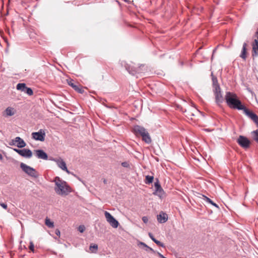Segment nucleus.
I'll list each match as a JSON object with an SVG mask.
<instances>
[{"label":"nucleus","mask_w":258,"mask_h":258,"mask_svg":"<svg viewBox=\"0 0 258 258\" xmlns=\"http://www.w3.org/2000/svg\"><path fill=\"white\" fill-rule=\"evenodd\" d=\"M225 100L228 107L231 109L243 110L244 113L250 118L258 127V116L253 112L248 110L242 104L237 95L232 92H226Z\"/></svg>","instance_id":"1"},{"label":"nucleus","mask_w":258,"mask_h":258,"mask_svg":"<svg viewBox=\"0 0 258 258\" xmlns=\"http://www.w3.org/2000/svg\"><path fill=\"white\" fill-rule=\"evenodd\" d=\"M54 182L56 185L54 190L57 194L66 196L72 192L71 188L67 182L62 180L59 177L56 176L54 178Z\"/></svg>","instance_id":"2"},{"label":"nucleus","mask_w":258,"mask_h":258,"mask_svg":"<svg viewBox=\"0 0 258 258\" xmlns=\"http://www.w3.org/2000/svg\"><path fill=\"white\" fill-rule=\"evenodd\" d=\"M132 132L136 136H141L142 140L146 143L150 144L152 142V139L149 133L143 126L136 125L133 127Z\"/></svg>","instance_id":"3"},{"label":"nucleus","mask_w":258,"mask_h":258,"mask_svg":"<svg viewBox=\"0 0 258 258\" xmlns=\"http://www.w3.org/2000/svg\"><path fill=\"white\" fill-rule=\"evenodd\" d=\"M22 170L28 175L34 178H37L39 176L38 172L33 168L25 164L24 163L20 164Z\"/></svg>","instance_id":"4"},{"label":"nucleus","mask_w":258,"mask_h":258,"mask_svg":"<svg viewBox=\"0 0 258 258\" xmlns=\"http://www.w3.org/2000/svg\"><path fill=\"white\" fill-rule=\"evenodd\" d=\"M144 66H124V67L130 75L135 76L141 73L142 72V67H143Z\"/></svg>","instance_id":"5"},{"label":"nucleus","mask_w":258,"mask_h":258,"mask_svg":"<svg viewBox=\"0 0 258 258\" xmlns=\"http://www.w3.org/2000/svg\"><path fill=\"white\" fill-rule=\"evenodd\" d=\"M154 187L155 188V191L153 192L154 195L157 196L160 199L163 197L165 192L162 187H161L159 180L158 178L155 179V182H154Z\"/></svg>","instance_id":"6"},{"label":"nucleus","mask_w":258,"mask_h":258,"mask_svg":"<svg viewBox=\"0 0 258 258\" xmlns=\"http://www.w3.org/2000/svg\"><path fill=\"white\" fill-rule=\"evenodd\" d=\"M238 145L243 149H247L249 147L250 142L249 140L245 136H239L237 139Z\"/></svg>","instance_id":"7"},{"label":"nucleus","mask_w":258,"mask_h":258,"mask_svg":"<svg viewBox=\"0 0 258 258\" xmlns=\"http://www.w3.org/2000/svg\"><path fill=\"white\" fill-rule=\"evenodd\" d=\"M105 216L107 221L113 228H117L119 225L118 222L109 212H105Z\"/></svg>","instance_id":"8"},{"label":"nucleus","mask_w":258,"mask_h":258,"mask_svg":"<svg viewBox=\"0 0 258 258\" xmlns=\"http://www.w3.org/2000/svg\"><path fill=\"white\" fill-rule=\"evenodd\" d=\"M32 137L35 140L43 142L45 140V133L44 130L40 129L37 132L32 133Z\"/></svg>","instance_id":"9"},{"label":"nucleus","mask_w":258,"mask_h":258,"mask_svg":"<svg viewBox=\"0 0 258 258\" xmlns=\"http://www.w3.org/2000/svg\"><path fill=\"white\" fill-rule=\"evenodd\" d=\"M213 92L215 97V102L218 105H220L224 100L221 88L213 89Z\"/></svg>","instance_id":"10"},{"label":"nucleus","mask_w":258,"mask_h":258,"mask_svg":"<svg viewBox=\"0 0 258 258\" xmlns=\"http://www.w3.org/2000/svg\"><path fill=\"white\" fill-rule=\"evenodd\" d=\"M11 145H16L17 147L22 148L25 147L26 145L24 141L19 137H16L14 139L12 140Z\"/></svg>","instance_id":"11"},{"label":"nucleus","mask_w":258,"mask_h":258,"mask_svg":"<svg viewBox=\"0 0 258 258\" xmlns=\"http://www.w3.org/2000/svg\"><path fill=\"white\" fill-rule=\"evenodd\" d=\"M35 152L36 156L38 159H41L43 160H48V156L46 153H45L42 149H38L34 150Z\"/></svg>","instance_id":"12"},{"label":"nucleus","mask_w":258,"mask_h":258,"mask_svg":"<svg viewBox=\"0 0 258 258\" xmlns=\"http://www.w3.org/2000/svg\"><path fill=\"white\" fill-rule=\"evenodd\" d=\"M49 160L54 161L57 164L58 166L61 168L62 170H67V166L65 162L61 159H57L53 158L52 157H50L49 158Z\"/></svg>","instance_id":"13"},{"label":"nucleus","mask_w":258,"mask_h":258,"mask_svg":"<svg viewBox=\"0 0 258 258\" xmlns=\"http://www.w3.org/2000/svg\"><path fill=\"white\" fill-rule=\"evenodd\" d=\"M157 219L160 223H164L167 221L168 216L165 213L161 212L157 216Z\"/></svg>","instance_id":"14"},{"label":"nucleus","mask_w":258,"mask_h":258,"mask_svg":"<svg viewBox=\"0 0 258 258\" xmlns=\"http://www.w3.org/2000/svg\"><path fill=\"white\" fill-rule=\"evenodd\" d=\"M69 85L71 86L78 93L83 94L84 92V89L80 85H77L70 81L68 83Z\"/></svg>","instance_id":"15"},{"label":"nucleus","mask_w":258,"mask_h":258,"mask_svg":"<svg viewBox=\"0 0 258 258\" xmlns=\"http://www.w3.org/2000/svg\"><path fill=\"white\" fill-rule=\"evenodd\" d=\"M258 55V40L255 39L252 43V56L254 58Z\"/></svg>","instance_id":"16"},{"label":"nucleus","mask_w":258,"mask_h":258,"mask_svg":"<svg viewBox=\"0 0 258 258\" xmlns=\"http://www.w3.org/2000/svg\"><path fill=\"white\" fill-rule=\"evenodd\" d=\"M20 156L25 158H30L32 156V152L29 149H22Z\"/></svg>","instance_id":"17"},{"label":"nucleus","mask_w":258,"mask_h":258,"mask_svg":"<svg viewBox=\"0 0 258 258\" xmlns=\"http://www.w3.org/2000/svg\"><path fill=\"white\" fill-rule=\"evenodd\" d=\"M247 44L246 43L244 42L243 44L241 54L240 55V56L244 60H245L246 58L247 57Z\"/></svg>","instance_id":"18"},{"label":"nucleus","mask_w":258,"mask_h":258,"mask_svg":"<svg viewBox=\"0 0 258 258\" xmlns=\"http://www.w3.org/2000/svg\"><path fill=\"white\" fill-rule=\"evenodd\" d=\"M212 80V84L213 87V89H219L220 86L218 84V80L216 77L214 76L213 72L211 73Z\"/></svg>","instance_id":"19"},{"label":"nucleus","mask_w":258,"mask_h":258,"mask_svg":"<svg viewBox=\"0 0 258 258\" xmlns=\"http://www.w3.org/2000/svg\"><path fill=\"white\" fill-rule=\"evenodd\" d=\"M5 112L7 116H12L15 113V110L14 108L11 107H7L5 110Z\"/></svg>","instance_id":"20"},{"label":"nucleus","mask_w":258,"mask_h":258,"mask_svg":"<svg viewBox=\"0 0 258 258\" xmlns=\"http://www.w3.org/2000/svg\"><path fill=\"white\" fill-rule=\"evenodd\" d=\"M202 196L203 197V200L204 201H205L206 202H207L211 204V205H213L214 206L216 207L218 209H220L219 206L217 204L214 203L213 201H212L210 198H209L208 197H207V196H204V195H202Z\"/></svg>","instance_id":"21"},{"label":"nucleus","mask_w":258,"mask_h":258,"mask_svg":"<svg viewBox=\"0 0 258 258\" xmlns=\"http://www.w3.org/2000/svg\"><path fill=\"white\" fill-rule=\"evenodd\" d=\"M138 245H142V246H143L144 247L146 248L145 250L147 251L149 250V251H151L152 252H153L154 253H156V251H155L151 247H150L149 246H148L145 243H144L143 242H139V243H138Z\"/></svg>","instance_id":"22"},{"label":"nucleus","mask_w":258,"mask_h":258,"mask_svg":"<svg viewBox=\"0 0 258 258\" xmlns=\"http://www.w3.org/2000/svg\"><path fill=\"white\" fill-rule=\"evenodd\" d=\"M27 86L25 83H18L17 85L16 89L18 90H20L22 92L25 91V89H26Z\"/></svg>","instance_id":"23"},{"label":"nucleus","mask_w":258,"mask_h":258,"mask_svg":"<svg viewBox=\"0 0 258 258\" xmlns=\"http://www.w3.org/2000/svg\"><path fill=\"white\" fill-rule=\"evenodd\" d=\"M154 180V176H150V175H147L146 176L145 182L146 184H150L152 183Z\"/></svg>","instance_id":"24"},{"label":"nucleus","mask_w":258,"mask_h":258,"mask_svg":"<svg viewBox=\"0 0 258 258\" xmlns=\"http://www.w3.org/2000/svg\"><path fill=\"white\" fill-rule=\"evenodd\" d=\"M45 224L49 228H53L54 227V223L52 221H51L48 218L45 219Z\"/></svg>","instance_id":"25"},{"label":"nucleus","mask_w":258,"mask_h":258,"mask_svg":"<svg viewBox=\"0 0 258 258\" xmlns=\"http://www.w3.org/2000/svg\"><path fill=\"white\" fill-rule=\"evenodd\" d=\"M90 250L94 253L96 252L98 249V245L97 244H91L89 247Z\"/></svg>","instance_id":"26"},{"label":"nucleus","mask_w":258,"mask_h":258,"mask_svg":"<svg viewBox=\"0 0 258 258\" xmlns=\"http://www.w3.org/2000/svg\"><path fill=\"white\" fill-rule=\"evenodd\" d=\"M24 92L27 93L29 96H31L33 94V91L31 88L26 87V89H25V91Z\"/></svg>","instance_id":"27"},{"label":"nucleus","mask_w":258,"mask_h":258,"mask_svg":"<svg viewBox=\"0 0 258 258\" xmlns=\"http://www.w3.org/2000/svg\"><path fill=\"white\" fill-rule=\"evenodd\" d=\"M252 134L253 135L254 140L258 143V130L253 131Z\"/></svg>","instance_id":"28"},{"label":"nucleus","mask_w":258,"mask_h":258,"mask_svg":"<svg viewBox=\"0 0 258 258\" xmlns=\"http://www.w3.org/2000/svg\"><path fill=\"white\" fill-rule=\"evenodd\" d=\"M157 245H158V246H161L162 247H165V245L164 244L162 243L161 242H160V241L156 239L155 240H154V241Z\"/></svg>","instance_id":"29"},{"label":"nucleus","mask_w":258,"mask_h":258,"mask_svg":"<svg viewBox=\"0 0 258 258\" xmlns=\"http://www.w3.org/2000/svg\"><path fill=\"white\" fill-rule=\"evenodd\" d=\"M78 230L81 233H83L85 230V227L84 225H81L79 226Z\"/></svg>","instance_id":"30"},{"label":"nucleus","mask_w":258,"mask_h":258,"mask_svg":"<svg viewBox=\"0 0 258 258\" xmlns=\"http://www.w3.org/2000/svg\"><path fill=\"white\" fill-rule=\"evenodd\" d=\"M121 164L123 167L129 168H130V165L128 162H126V161L123 162L121 163Z\"/></svg>","instance_id":"31"},{"label":"nucleus","mask_w":258,"mask_h":258,"mask_svg":"<svg viewBox=\"0 0 258 258\" xmlns=\"http://www.w3.org/2000/svg\"><path fill=\"white\" fill-rule=\"evenodd\" d=\"M29 249L32 251H34V245L32 242H30V245H29Z\"/></svg>","instance_id":"32"},{"label":"nucleus","mask_w":258,"mask_h":258,"mask_svg":"<svg viewBox=\"0 0 258 258\" xmlns=\"http://www.w3.org/2000/svg\"><path fill=\"white\" fill-rule=\"evenodd\" d=\"M142 220L144 223H147L148 222V218L146 216H144L142 217Z\"/></svg>","instance_id":"33"},{"label":"nucleus","mask_w":258,"mask_h":258,"mask_svg":"<svg viewBox=\"0 0 258 258\" xmlns=\"http://www.w3.org/2000/svg\"><path fill=\"white\" fill-rule=\"evenodd\" d=\"M0 205L2 207H3L5 209H7L8 206L7 205L4 203H0Z\"/></svg>","instance_id":"34"},{"label":"nucleus","mask_w":258,"mask_h":258,"mask_svg":"<svg viewBox=\"0 0 258 258\" xmlns=\"http://www.w3.org/2000/svg\"><path fill=\"white\" fill-rule=\"evenodd\" d=\"M14 151L20 155L21 154L22 149H14Z\"/></svg>","instance_id":"35"},{"label":"nucleus","mask_w":258,"mask_h":258,"mask_svg":"<svg viewBox=\"0 0 258 258\" xmlns=\"http://www.w3.org/2000/svg\"><path fill=\"white\" fill-rule=\"evenodd\" d=\"M148 235H149V236L150 237V238H151V239L153 241H154V240H155L156 239H155V238H154V237L153 236V234H152L151 233L149 232V234H148Z\"/></svg>","instance_id":"36"},{"label":"nucleus","mask_w":258,"mask_h":258,"mask_svg":"<svg viewBox=\"0 0 258 258\" xmlns=\"http://www.w3.org/2000/svg\"><path fill=\"white\" fill-rule=\"evenodd\" d=\"M55 233L58 236H60V232L59 231V229H56L55 230Z\"/></svg>","instance_id":"37"},{"label":"nucleus","mask_w":258,"mask_h":258,"mask_svg":"<svg viewBox=\"0 0 258 258\" xmlns=\"http://www.w3.org/2000/svg\"><path fill=\"white\" fill-rule=\"evenodd\" d=\"M218 47V46H217L216 48H215L214 49L213 51V54H212V57H211V59H213V58L215 52L216 51Z\"/></svg>","instance_id":"38"},{"label":"nucleus","mask_w":258,"mask_h":258,"mask_svg":"<svg viewBox=\"0 0 258 258\" xmlns=\"http://www.w3.org/2000/svg\"><path fill=\"white\" fill-rule=\"evenodd\" d=\"M156 253H157V254L159 255V256L161 258H165L166 257H165L163 255H162L161 253H160V252H156Z\"/></svg>","instance_id":"39"},{"label":"nucleus","mask_w":258,"mask_h":258,"mask_svg":"<svg viewBox=\"0 0 258 258\" xmlns=\"http://www.w3.org/2000/svg\"><path fill=\"white\" fill-rule=\"evenodd\" d=\"M64 171H66L68 174H71L75 176H76V175H75L73 173L71 172L67 168V170H63Z\"/></svg>","instance_id":"40"},{"label":"nucleus","mask_w":258,"mask_h":258,"mask_svg":"<svg viewBox=\"0 0 258 258\" xmlns=\"http://www.w3.org/2000/svg\"><path fill=\"white\" fill-rule=\"evenodd\" d=\"M198 11H199L200 12H202L203 11L204 8H203V7H201L200 8H198Z\"/></svg>","instance_id":"41"},{"label":"nucleus","mask_w":258,"mask_h":258,"mask_svg":"<svg viewBox=\"0 0 258 258\" xmlns=\"http://www.w3.org/2000/svg\"><path fill=\"white\" fill-rule=\"evenodd\" d=\"M255 35H256V36H257V39H258V29H257V31H256V33H255Z\"/></svg>","instance_id":"42"},{"label":"nucleus","mask_w":258,"mask_h":258,"mask_svg":"<svg viewBox=\"0 0 258 258\" xmlns=\"http://www.w3.org/2000/svg\"><path fill=\"white\" fill-rule=\"evenodd\" d=\"M3 159V156L1 154H0V160Z\"/></svg>","instance_id":"43"},{"label":"nucleus","mask_w":258,"mask_h":258,"mask_svg":"<svg viewBox=\"0 0 258 258\" xmlns=\"http://www.w3.org/2000/svg\"><path fill=\"white\" fill-rule=\"evenodd\" d=\"M103 182L105 183V184H106L107 183V180L106 179H104L103 180Z\"/></svg>","instance_id":"44"},{"label":"nucleus","mask_w":258,"mask_h":258,"mask_svg":"<svg viewBox=\"0 0 258 258\" xmlns=\"http://www.w3.org/2000/svg\"><path fill=\"white\" fill-rule=\"evenodd\" d=\"M77 178H78V179H79L80 180H81V179H80V178H79V177H77Z\"/></svg>","instance_id":"45"},{"label":"nucleus","mask_w":258,"mask_h":258,"mask_svg":"<svg viewBox=\"0 0 258 258\" xmlns=\"http://www.w3.org/2000/svg\"><path fill=\"white\" fill-rule=\"evenodd\" d=\"M165 258H166V257H165Z\"/></svg>","instance_id":"46"}]
</instances>
